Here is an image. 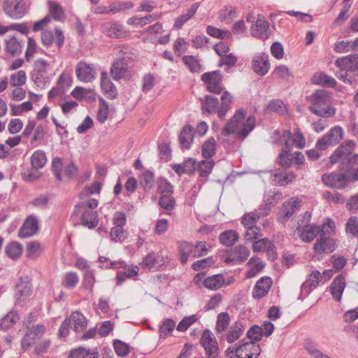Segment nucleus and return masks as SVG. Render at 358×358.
Here are the masks:
<instances>
[{
    "label": "nucleus",
    "instance_id": "17",
    "mask_svg": "<svg viewBox=\"0 0 358 358\" xmlns=\"http://www.w3.org/2000/svg\"><path fill=\"white\" fill-rule=\"evenodd\" d=\"M272 283L273 282L270 277L264 276L259 279L252 290L253 298L259 299L265 296L269 292Z\"/></svg>",
    "mask_w": 358,
    "mask_h": 358
},
{
    "label": "nucleus",
    "instance_id": "52",
    "mask_svg": "<svg viewBox=\"0 0 358 358\" xmlns=\"http://www.w3.org/2000/svg\"><path fill=\"white\" fill-rule=\"evenodd\" d=\"M182 60L192 72H199L201 70V66L195 57L192 55L185 56Z\"/></svg>",
    "mask_w": 358,
    "mask_h": 358
},
{
    "label": "nucleus",
    "instance_id": "56",
    "mask_svg": "<svg viewBox=\"0 0 358 358\" xmlns=\"http://www.w3.org/2000/svg\"><path fill=\"white\" fill-rule=\"evenodd\" d=\"M100 263L103 264L102 267H105L106 268H125L126 263L123 261H110L106 257H99Z\"/></svg>",
    "mask_w": 358,
    "mask_h": 358
},
{
    "label": "nucleus",
    "instance_id": "33",
    "mask_svg": "<svg viewBox=\"0 0 358 358\" xmlns=\"http://www.w3.org/2000/svg\"><path fill=\"white\" fill-rule=\"evenodd\" d=\"M31 164L34 169L38 170L42 169L47 163V157L45 152L38 150L31 155Z\"/></svg>",
    "mask_w": 358,
    "mask_h": 358
},
{
    "label": "nucleus",
    "instance_id": "29",
    "mask_svg": "<svg viewBox=\"0 0 358 358\" xmlns=\"http://www.w3.org/2000/svg\"><path fill=\"white\" fill-rule=\"evenodd\" d=\"M321 274L318 271H313L308 276V278L302 284L301 290L308 294L311 290L315 289L319 284Z\"/></svg>",
    "mask_w": 358,
    "mask_h": 358
},
{
    "label": "nucleus",
    "instance_id": "8",
    "mask_svg": "<svg viewBox=\"0 0 358 358\" xmlns=\"http://www.w3.org/2000/svg\"><path fill=\"white\" fill-rule=\"evenodd\" d=\"M343 131L339 126L333 127L329 133L318 139L316 147L320 150H325L329 145H336L343 138Z\"/></svg>",
    "mask_w": 358,
    "mask_h": 358
},
{
    "label": "nucleus",
    "instance_id": "41",
    "mask_svg": "<svg viewBox=\"0 0 358 358\" xmlns=\"http://www.w3.org/2000/svg\"><path fill=\"white\" fill-rule=\"evenodd\" d=\"M5 252L10 258L16 259L21 255L22 247L19 243L13 241L6 245Z\"/></svg>",
    "mask_w": 358,
    "mask_h": 358
},
{
    "label": "nucleus",
    "instance_id": "51",
    "mask_svg": "<svg viewBox=\"0 0 358 358\" xmlns=\"http://www.w3.org/2000/svg\"><path fill=\"white\" fill-rule=\"evenodd\" d=\"M195 248L193 247V244L189 243L187 241H181L179 243V250L180 253L187 254L189 257L196 258L199 254L195 251Z\"/></svg>",
    "mask_w": 358,
    "mask_h": 358
},
{
    "label": "nucleus",
    "instance_id": "19",
    "mask_svg": "<svg viewBox=\"0 0 358 358\" xmlns=\"http://www.w3.org/2000/svg\"><path fill=\"white\" fill-rule=\"evenodd\" d=\"M296 231L302 241L306 243L312 241L320 231H323L319 227L310 224L299 225Z\"/></svg>",
    "mask_w": 358,
    "mask_h": 358
},
{
    "label": "nucleus",
    "instance_id": "53",
    "mask_svg": "<svg viewBox=\"0 0 358 358\" xmlns=\"http://www.w3.org/2000/svg\"><path fill=\"white\" fill-rule=\"evenodd\" d=\"M253 31H256L259 34H264L268 29V22L262 15H258L256 23L252 25Z\"/></svg>",
    "mask_w": 358,
    "mask_h": 358
},
{
    "label": "nucleus",
    "instance_id": "37",
    "mask_svg": "<svg viewBox=\"0 0 358 358\" xmlns=\"http://www.w3.org/2000/svg\"><path fill=\"white\" fill-rule=\"evenodd\" d=\"M199 6V4L198 3H194L187 13L177 17L175 20L174 27L177 29H180L182 25L196 13Z\"/></svg>",
    "mask_w": 358,
    "mask_h": 358
},
{
    "label": "nucleus",
    "instance_id": "2",
    "mask_svg": "<svg viewBox=\"0 0 358 358\" xmlns=\"http://www.w3.org/2000/svg\"><path fill=\"white\" fill-rule=\"evenodd\" d=\"M355 147V142L353 141H346L338 146L330 157L331 163L336 164L341 159V170L351 172L358 166V154H351Z\"/></svg>",
    "mask_w": 358,
    "mask_h": 358
},
{
    "label": "nucleus",
    "instance_id": "42",
    "mask_svg": "<svg viewBox=\"0 0 358 358\" xmlns=\"http://www.w3.org/2000/svg\"><path fill=\"white\" fill-rule=\"evenodd\" d=\"M159 15L156 14H151L146 15L143 17H132L128 19L127 23L132 25H139L143 27L149 22H153L159 18Z\"/></svg>",
    "mask_w": 358,
    "mask_h": 358
},
{
    "label": "nucleus",
    "instance_id": "14",
    "mask_svg": "<svg viewBox=\"0 0 358 358\" xmlns=\"http://www.w3.org/2000/svg\"><path fill=\"white\" fill-rule=\"evenodd\" d=\"M38 230V222L37 218L31 215L27 217L24 224L18 231L20 238H27L33 236Z\"/></svg>",
    "mask_w": 358,
    "mask_h": 358
},
{
    "label": "nucleus",
    "instance_id": "32",
    "mask_svg": "<svg viewBox=\"0 0 358 358\" xmlns=\"http://www.w3.org/2000/svg\"><path fill=\"white\" fill-rule=\"evenodd\" d=\"M104 31L108 36L115 38H120L126 35L123 26L117 23L106 24Z\"/></svg>",
    "mask_w": 358,
    "mask_h": 358
},
{
    "label": "nucleus",
    "instance_id": "5",
    "mask_svg": "<svg viewBox=\"0 0 358 358\" xmlns=\"http://www.w3.org/2000/svg\"><path fill=\"white\" fill-rule=\"evenodd\" d=\"M335 65L339 69L338 78L346 83H352L354 73L358 71V55L353 54L338 58Z\"/></svg>",
    "mask_w": 358,
    "mask_h": 358
},
{
    "label": "nucleus",
    "instance_id": "27",
    "mask_svg": "<svg viewBox=\"0 0 358 358\" xmlns=\"http://www.w3.org/2000/svg\"><path fill=\"white\" fill-rule=\"evenodd\" d=\"M193 127L189 125L185 126L179 136V143L182 149L188 150L193 142Z\"/></svg>",
    "mask_w": 358,
    "mask_h": 358
},
{
    "label": "nucleus",
    "instance_id": "1",
    "mask_svg": "<svg viewBox=\"0 0 358 358\" xmlns=\"http://www.w3.org/2000/svg\"><path fill=\"white\" fill-rule=\"evenodd\" d=\"M245 115L244 110H238L232 118L225 124L221 131V136H228L236 131L238 138L244 139L251 132L255 125V117L250 115L245 122H243Z\"/></svg>",
    "mask_w": 358,
    "mask_h": 358
},
{
    "label": "nucleus",
    "instance_id": "15",
    "mask_svg": "<svg viewBox=\"0 0 358 358\" xmlns=\"http://www.w3.org/2000/svg\"><path fill=\"white\" fill-rule=\"evenodd\" d=\"M252 64L253 70L259 76L266 75L270 69L268 55L261 53L255 55L253 57Z\"/></svg>",
    "mask_w": 358,
    "mask_h": 358
},
{
    "label": "nucleus",
    "instance_id": "24",
    "mask_svg": "<svg viewBox=\"0 0 358 358\" xmlns=\"http://www.w3.org/2000/svg\"><path fill=\"white\" fill-rule=\"evenodd\" d=\"M300 199L298 198H291L289 201L285 202L280 213L283 217V220L287 221L296 210H298L300 204Z\"/></svg>",
    "mask_w": 358,
    "mask_h": 358
},
{
    "label": "nucleus",
    "instance_id": "39",
    "mask_svg": "<svg viewBox=\"0 0 358 358\" xmlns=\"http://www.w3.org/2000/svg\"><path fill=\"white\" fill-rule=\"evenodd\" d=\"M216 152L215 140L213 137L209 138L202 145L201 152L204 158H210Z\"/></svg>",
    "mask_w": 358,
    "mask_h": 358
},
{
    "label": "nucleus",
    "instance_id": "40",
    "mask_svg": "<svg viewBox=\"0 0 358 358\" xmlns=\"http://www.w3.org/2000/svg\"><path fill=\"white\" fill-rule=\"evenodd\" d=\"M18 320V315L15 313L9 312L0 320V329L6 331L13 327Z\"/></svg>",
    "mask_w": 358,
    "mask_h": 358
},
{
    "label": "nucleus",
    "instance_id": "46",
    "mask_svg": "<svg viewBox=\"0 0 358 358\" xmlns=\"http://www.w3.org/2000/svg\"><path fill=\"white\" fill-rule=\"evenodd\" d=\"M108 113L109 107L107 102L103 98H100L99 99V110L96 115L97 120L101 124L104 123L108 119Z\"/></svg>",
    "mask_w": 358,
    "mask_h": 358
},
{
    "label": "nucleus",
    "instance_id": "47",
    "mask_svg": "<svg viewBox=\"0 0 358 358\" xmlns=\"http://www.w3.org/2000/svg\"><path fill=\"white\" fill-rule=\"evenodd\" d=\"M155 184V174L150 170L145 171L141 176V185L145 190L151 189Z\"/></svg>",
    "mask_w": 358,
    "mask_h": 358
},
{
    "label": "nucleus",
    "instance_id": "10",
    "mask_svg": "<svg viewBox=\"0 0 358 358\" xmlns=\"http://www.w3.org/2000/svg\"><path fill=\"white\" fill-rule=\"evenodd\" d=\"M322 180L327 186L343 189L348 185L350 178L346 173H329L324 174Z\"/></svg>",
    "mask_w": 358,
    "mask_h": 358
},
{
    "label": "nucleus",
    "instance_id": "44",
    "mask_svg": "<svg viewBox=\"0 0 358 358\" xmlns=\"http://www.w3.org/2000/svg\"><path fill=\"white\" fill-rule=\"evenodd\" d=\"M49 12L52 18L57 21H63L64 12L62 6L57 2H49Z\"/></svg>",
    "mask_w": 358,
    "mask_h": 358
},
{
    "label": "nucleus",
    "instance_id": "58",
    "mask_svg": "<svg viewBox=\"0 0 358 358\" xmlns=\"http://www.w3.org/2000/svg\"><path fill=\"white\" fill-rule=\"evenodd\" d=\"M159 204L162 208L170 210L173 209L175 206V200L172 194H163L159 198Z\"/></svg>",
    "mask_w": 358,
    "mask_h": 358
},
{
    "label": "nucleus",
    "instance_id": "43",
    "mask_svg": "<svg viewBox=\"0 0 358 358\" xmlns=\"http://www.w3.org/2000/svg\"><path fill=\"white\" fill-rule=\"evenodd\" d=\"M230 322L229 315L227 312L218 314L216 322V331L218 334H222L228 327Z\"/></svg>",
    "mask_w": 358,
    "mask_h": 358
},
{
    "label": "nucleus",
    "instance_id": "60",
    "mask_svg": "<svg viewBox=\"0 0 358 358\" xmlns=\"http://www.w3.org/2000/svg\"><path fill=\"white\" fill-rule=\"evenodd\" d=\"M157 184L158 192L162 194V196L163 194H173V186L166 179H159Z\"/></svg>",
    "mask_w": 358,
    "mask_h": 358
},
{
    "label": "nucleus",
    "instance_id": "35",
    "mask_svg": "<svg viewBox=\"0 0 358 358\" xmlns=\"http://www.w3.org/2000/svg\"><path fill=\"white\" fill-rule=\"evenodd\" d=\"M313 81L314 83L329 87H334L336 85V80L325 73H318L313 76Z\"/></svg>",
    "mask_w": 358,
    "mask_h": 358
},
{
    "label": "nucleus",
    "instance_id": "63",
    "mask_svg": "<svg viewBox=\"0 0 358 358\" xmlns=\"http://www.w3.org/2000/svg\"><path fill=\"white\" fill-rule=\"evenodd\" d=\"M113 345L115 352L118 356L123 357L129 354V347L127 343L120 340H115L114 341Z\"/></svg>",
    "mask_w": 358,
    "mask_h": 358
},
{
    "label": "nucleus",
    "instance_id": "13",
    "mask_svg": "<svg viewBox=\"0 0 358 358\" xmlns=\"http://www.w3.org/2000/svg\"><path fill=\"white\" fill-rule=\"evenodd\" d=\"M250 255V250L244 245L236 246L227 251L226 262L242 263L247 259Z\"/></svg>",
    "mask_w": 358,
    "mask_h": 358
},
{
    "label": "nucleus",
    "instance_id": "62",
    "mask_svg": "<svg viewBox=\"0 0 358 358\" xmlns=\"http://www.w3.org/2000/svg\"><path fill=\"white\" fill-rule=\"evenodd\" d=\"M50 199L47 195L41 194L31 201V204L36 208L45 209L48 206Z\"/></svg>",
    "mask_w": 358,
    "mask_h": 358
},
{
    "label": "nucleus",
    "instance_id": "30",
    "mask_svg": "<svg viewBox=\"0 0 358 358\" xmlns=\"http://www.w3.org/2000/svg\"><path fill=\"white\" fill-rule=\"evenodd\" d=\"M247 265L251 266L250 269L245 274L247 278L255 277L265 267V264L257 257H252L248 261Z\"/></svg>",
    "mask_w": 358,
    "mask_h": 358
},
{
    "label": "nucleus",
    "instance_id": "9",
    "mask_svg": "<svg viewBox=\"0 0 358 358\" xmlns=\"http://www.w3.org/2000/svg\"><path fill=\"white\" fill-rule=\"evenodd\" d=\"M75 69L77 78L83 83L93 81L96 75V67L84 62H79Z\"/></svg>",
    "mask_w": 358,
    "mask_h": 358
},
{
    "label": "nucleus",
    "instance_id": "59",
    "mask_svg": "<svg viewBox=\"0 0 358 358\" xmlns=\"http://www.w3.org/2000/svg\"><path fill=\"white\" fill-rule=\"evenodd\" d=\"M263 335V329L257 325H254L250 328L247 332L248 338L250 339V341H259L262 339Z\"/></svg>",
    "mask_w": 358,
    "mask_h": 358
},
{
    "label": "nucleus",
    "instance_id": "64",
    "mask_svg": "<svg viewBox=\"0 0 358 358\" xmlns=\"http://www.w3.org/2000/svg\"><path fill=\"white\" fill-rule=\"evenodd\" d=\"M346 232L353 236H358V217L352 216L346 224Z\"/></svg>",
    "mask_w": 358,
    "mask_h": 358
},
{
    "label": "nucleus",
    "instance_id": "61",
    "mask_svg": "<svg viewBox=\"0 0 358 358\" xmlns=\"http://www.w3.org/2000/svg\"><path fill=\"white\" fill-rule=\"evenodd\" d=\"M176 327V323L172 319L165 320L159 327L160 336L166 337Z\"/></svg>",
    "mask_w": 358,
    "mask_h": 358
},
{
    "label": "nucleus",
    "instance_id": "49",
    "mask_svg": "<svg viewBox=\"0 0 358 358\" xmlns=\"http://www.w3.org/2000/svg\"><path fill=\"white\" fill-rule=\"evenodd\" d=\"M27 75L24 71L20 70L10 76V85L14 87H20L25 84Z\"/></svg>",
    "mask_w": 358,
    "mask_h": 358
},
{
    "label": "nucleus",
    "instance_id": "12",
    "mask_svg": "<svg viewBox=\"0 0 358 358\" xmlns=\"http://www.w3.org/2000/svg\"><path fill=\"white\" fill-rule=\"evenodd\" d=\"M31 292V283L26 278H20L15 286V299L16 302L22 306L23 302Z\"/></svg>",
    "mask_w": 358,
    "mask_h": 358
},
{
    "label": "nucleus",
    "instance_id": "26",
    "mask_svg": "<svg viewBox=\"0 0 358 358\" xmlns=\"http://www.w3.org/2000/svg\"><path fill=\"white\" fill-rule=\"evenodd\" d=\"M5 51L10 55L15 56L22 52V41L17 39L16 36L8 37L5 39Z\"/></svg>",
    "mask_w": 358,
    "mask_h": 358
},
{
    "label": "nucleus",
    "instance_id": "4",
    "mask_svg": "<svg viewBox=\"0 0 358 358\" xmlns=\"http://www.w3.org/2000/svg\"><path fill=\"white\" fill-rule=\"evenodd\" d=\"M98 204L99 202L95 199L81 201L75 206L73 214H80L81 224L88 229H94L99 224L98 213L94 210Z\"/></svg>",
    "mask_w": 358,
    "mask_h": 358
},
{
    "label": "nucleus",
    "instance_id": "25",
    "mask_svg": "<svg viewBox=\"0 0 358 358\" xmlns=\"http://www.w3.org/2000/svg\"><path fill=\"white\" fill-rule=\"evenodd\" d=\"M101 87L108 97L114 99L117 98V90L114 84L111 82L108 73L102 72L101 75Z\"/></svg>",
    "mask_w": 358,
    "mask_h": 358
},
{
    "label": "nucleus",
    "instance_id": "28",
    "mask_svg": "<svg viewBox=\"0 0 358 358\" xmlns=\"http://www.w3.org/2000/svg\"><path fill=\"white\" fill-rule=\"evenodd\" d=\"M225 284V278L222 274H215L207 277L203 282V285L210 290H217Z\"/></svg>",
    "mask_w": 358,
    "mask_h": 358
},
{
    "label": "nucleus",
    "instance_id": "54",
    "mask_svg": "<svg viewBox=\"0 0 358 358\" xmlns=\"http://www.w3.org/2000/svg\"><path fill=\"white\" fill-rule=\"evenodd\" d=\"M127 237V233L123 227H113L110 230V238L114 242H122Z\"/></svg>",
    "mask_w": 358,
    "mask_h": 358
},
{
    "label": "nucleus",
    "instance_id": "22",
    "mask_svg": "<svg viewBox=\"0 0 358 358\" xmlns=\"http://www.w3.org/2000/svg\"><path fill=\"white\" fill-rule=\"evenodd\" d=\"M71 327L76 331H83L87 325L85 317L80 312H73L68 319Z\"/></svg>",
    "mask_w": 358,
    "mask_h": 358
},
{
    "label": "nucleus",
    "instance_id": "31",
    "mask_svg": "<svg viewBox=\"0 0 358 358\" xmlns=\"http://www.w3.org/2000/svg\"><path fill=\"white\" fill-rule=\"evenodd\" d=\"M202 110L203 113L212 114L217 112L218 108V99L211 95H206L203 99L201 100Z\"/></svg>",
    "mask_w": 358,
    "mask_h": 358
},
{
    "label": "nucleus",
    "instance_id": "34",
    "mask_svg": "<svg viewBox=\"0 0 358 358\" xmlns=\"http://www.w3.org/2000/svg\"><path fill=\"white\" fill-rule=\"evenodd\" d=\"M244 327L242 323L236 321L229 329L227 334V341L231 343L236 341L243 334Z\"/></svg>",
    "mask_w": 358,
    "mask_h": 358
},
{
    "label": "nucleus",
    "instance_id": "16",
    "mask_svg": "<svg viewBox=\"0 0 358 358\" xmlns=\"http://www.w3.org/2000/svg\"><path fill=\"white\" fill-rule=\"evenodd\" d=\"M336 241L324 236H321L313 245V250L318 254L331 253L336 250Z\"/></svg>",
    "mask_w": 358,
    "mask_h": 358
},
{
    "label": "nucleus",
    "instance_id": "36",
    "mask_svg": "<svg viewBox=\"0 0 358 358\" xmlns=\"http://www.w3.org/2000/svg\"><path fill=\"white\" fill-rule=\"evenodd\" d=\"M48 64L43 59H38L34 63V71L36 73L35 82L37 83L41 81V78L47 72Z\"/></svg>",
    "mask_w": 358,
    "mask_h": 358
},
{
    "label": "nucleus",
    "instance_id": "21",
    "mask_svg": "<svg viewBox=\"0 0 358 358\" xmlns=\"http://www.w3.org/2000/svg\"><path fill=\"white\" fill-rule=\"evenodd\" d=\"M345 285V279L343 275H339L334 279L329 288L332 297L335 301H341Z\"/></svg>",
    "mask_w": 358,
    "mask_h": 358
},
{
    "label": "nucleus",
    "instance_id": "3",
    "mask_svg": "<svg viewBox=\"0 0 358 358\" xmlns=\"http://www.w3.org/2000/svg\"><path fill=\"white\" fill-rule=\"evenodd\" d=\"M309 110L317 116L330 117L335 115L336 108L331 106L332 97L326 90H317L309 97Z\"/></svg>",
    "mask_w": 358,
    "mask_h": 358
},
{
    "label": "nucleus",
    "instance_id": "45",
    "mask_svg": "<svg viewBox=\"0 0 358 358\" xmlns=\"http://www.w3.org/2000/svg\"><path fill=\"white\" fill-rule=\"evenodd\" d=\"M206 32L208 35L217 38L229 39L231 38V34L229 31L220 29L210 25L206 27Z\"/></svg>",
    "mask_w": 358,
    "mask_h": 358
},
{
    "label": "nucleus",
    "instance_id": "55",
    "mask_svg": "<svg viewBox=\"0 0 358 358\" xmlns=\"http://www.w3.org/2000/svg\"><path fill=\"white\" fill-rule=\"evenodd\" d=\"M215 164L213 161L203 160L200 162L198 166V171L201 177L208 176V174L212 171Z\"/></svg>",
    "mask_w": 358,
    "mask_h": 358
},
{
    "label": "nucleus",
    "instance_id": "48",
    "mask_svg": "<svg viewBox=\"0 0 358 358\" xmlns=\"http://www.w3.org/2000/svg\"><path fill=\"white\" fill-rule=\"evenodd\" d=\"M98 352L96 349L87 350L84 347H79L73 349L70 352L69 357L71 358H85L89 355H97Z\"/></svg>",
    "mask_w": 358,
    "mask_h": 358
},
{
    "label": "nucleus",
    "instance_id": "20",
    "mask_svg": "<svg viewBox=\"0 0 358 358\" xmlns=\"http://www.w3.org/2000/svg\"><path fill=\"white\" fill-rule=\"evenodd\" d=\"M128 57H123L115 60L110 69V73L115 80L122 78L128 71Z\"/></svg>",
    "mask_w": 358,
    "mask_h": 358
},
{
    "label": "nucleus",
    "instance_id": "57",
    "mask_svg": "<svg viewBox=\"0 0 358 358\" xmlns=\"http://www.w3.org/2000/svg\"><path fill=\"white\" fill-rule=\"evenodd\" d=\"M289 152V150L282 149L280 153L278 156V164L282 167L288 168L292 164V157Z\"/></svg>",
    "mask_w": 358,
    "mask_h": 358
},
{
    "label": "nucleus",
    "instance_id": "11",
    "mask_svg": "<svg viewBox=\"0 0 358 358\" xmlns=\"http://www.w3.org/2000/svg\"><path fill=\"white\" fill-rule=\"evenodd\" d=\"M201 80L207 84L209 92L217 94L222 92V87L220 85L222 76L219 70L203 73L201 76Z\"/></svg>",
    "mask_w": 358,
    "mask_h": 358
},
{
    "label": "nucleus",
    "instance_id": "23",
    "mask_svg": "<svg viewBox=\"0 0 358 358\" xmlns=\"http://www.w3.org/2000/svg\"><path fill=\"white\" fill-rule=\"evenodd\" d=\"M273 178L275 185L285 186L295 180L296 174L292 171L278 170L273 174Z\"/></svg>",
    "mask_w": 358,
    "mask_h": 358
},
{
    "label": "nucleus",
    "instance_id": "18",
    "mask_svg": "<svg viewBox=\"0 0 358 358\" xmlns=\"http://www.w3.org/2000/svg\"><path fill=\"white\" fill-rule=\"evenodd\" d=\"M45 332V327L43 325H36L31 327L24 335L22 341V347H29L36 343Z\"/></svg>",
    "mask_w": 358,
    "mask_h": 358
},
{
    "label": "nucleus",
    "instance_id": "6",
    "mask_svg": "<svg viewBox=\"0 0 358 358\" xmlns=\"http://www.w3.org/2000/svg\"><path fill=\"white\" fill-rule=\"evenodd\" d=\"M3 10L14 20L21 19L27 13V8L22 0H3Z\"/></svg>",
    "mask_w": 358,
    "mask_h": 358
},
{
    "label": "nucleus",
    "instance_id": "50",
    "mask_svg": "<svg viewBox=\"0 0 358 358\" xmlns=\"http://www.w3.org/2000/svg\"><path fill=\"white\" fill-rule=\"evenodd\" d=\"M78 280V276L76 273L68 272L64 275L62 285L66 288L72 289L77 285Z\"/></svg>",
    "mask_w": 358,
    "mask_h": 358
},
{
    "label": "nucleus",
    "instance_id": "38",
    "mask_svg": "<svg viewBox=\"0 0 358 358\" xmlns=\"http://www.w3.org/2000/svg\"><path fill=\"white\" fill-rule=\"evenodd\" d=\"M238 234L234 230H228L221 233L220 241L226 246L233 245L238 240Z\"/></svg>",
    "mask_w": 358,
    "mask_h": 358
},
{
    "label": "nucleus",
    "instance_id": "7",
    "mask_svg": "<svg viewBox=\"0 0 358 358\" xmlns=\"http://www.w3.org/2000/svg\"><path fill=\"white\" fill-rule=\"evenodd\" d=\"M235 352L238 358H257L260 355L261 348L259 345L254 341L242 340L239 342Z\"/></svg>",
    "mask_w": 358,
    "mask_h": 358
}]
</instances>
